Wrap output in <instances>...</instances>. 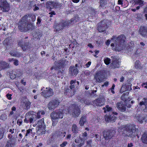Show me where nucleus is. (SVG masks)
<instances>
[{
    "mask_svg": "<svg viewBox=\"0 0 147 147\" xmlns=\"http://www.w3.org/2000/svg\"><path fill=\"white\" fill-rule=\"evenodd\" d=\"M126 39L125 36L121 34L116 37L113 36L112 39V43L111 46L113 47V49L116 51H119L125 48L124 42Z\"/></svg>",
    "mask_w": 147,
    "mask_h": 147,
    "instance_id": "f257e3e1",
    "label": "nucleus"
},
{
    "mask_svg": "<svg viewBox=\"0 0 147 147\" xmlns=\"http://www.w3.org/2000/svg\"><path fill=\"white\" fill-rule=\"evenodd\" d=\"M122 131V135L125 137H132L135 136L136 131L135 125L129 124L123 127Z\"/></svg>",
    "mask_w": 147,
    "mask_h": 147,
    "instance_id": "f03ea898",
    "label": "nucleus"
},
{
    "mask_svg": "<svg viewBox=\"0 0 147 147\" xmlns=\"http://www.w3.org/2000/svg\"><path fill=\"white\" fill-rule=\"evenodd\" d=\"M30 17L25 15L22 17L18 23V28L21 32H26V28L27 24L30 22Z\"/></svg>",
    "mask_w": 147,
    "mask_h": 147,
    "instance_id": "7ed1b4c3",
    "label": "nucleus"
},
{
    "mask_svg": "<svg viewBox=\"0 0 147 147\" xmlns=\"http://www.w3.org/2000/svg\"><path fill=\"white\" fill-rule=\"evenodd\" d=\"M77 20L74 19H72L70 21H63L59 24H57L55 27V29L56 31H59L61 30H63L71 24H73L77 22Z\"/></svg>",
    "mask_w": 147,
    "mask_h": 147,
    "instance_id": "20e7f679",
    "label": "nucleus"
},
{
    "mask_svg": "<svg viewBox=\"0 0 147 147\" xmlns=\"http://www.w3.org/2000/svg\"><path fill=\"white\" fill-rule=\"evenodd\" d=\"M64 113L61 109L57 110L55 112H52L50 116L53 121L58 122L59 119H62L63 118Z\"/></svg>",
    "mask_w": 147,
    "mask_h": 147,
    "instance_id": "39448f33",
    "label": "nucleus"
},
{
    "mask_svg": "<svg viewBox=\"0 0 147 147\" xmlns=\"http://www.w3.org/2000/svg\"><path fill=\"white\" fill-rule=\"evenodd\" d=\"M69 112L70 114L74 117H78L80 115V111L77 105H72L69 108Z\"/></svg>",
    "mask_w": 147,
    "mask_h": 147,
    "instance_id": "423d86ee",
    "label": "nucleus"
},
{
    "mask_svg": "<svg viewBox=\"0 0 147 147\" xmlns=\"http://www.w3.org/2000/svg\"><path fill=\"white\" fill-rule=\"evenodd\" d=\"M10 5L6 0H0V10L4 12H8Z\"/></svg>",
    "mask_w": 147,
    "mask_h": 147,
    "instance_id": "0eeeda50",
    "label": "nucleus"
},
{
    "mask_svg": "<svg viewBox=\"0 0 147 147\" xmlns=\"http://www.w3.org/2000/svg\"><path fill=\"white\" fill-rule=\"evenodd\" d=\"M18 44L20 46L23 51H25L31 47V45L29 42H24L22 40H18Z\"/></svg>",
    "mask_w": 147,
    "mask_h": 147,
    "instance_id": "6e6552de",
    "label": "nucleus"
},
{
    "mask_svg": "<svg viewBox=\"0 0 147 147\" xmlns=\"http://www.w3.org/2000/svg\"><path fill=\"white\" fill-rule=\"evenodd\" d=\"M42 96L47 98H49L53 94V90L50 88H46V89L41 93Z\"/></svg>",
    "mask_w": 147,
    "mask_h": 147,
    "instance_id": "1a4fd4ad",
    "label": "nucleus"
},
{
    "mask_svg": "<svg viewBox=\"0 0 147 147\" xmlns=\"http://www.w3.org/2000/svg\"><path fill=\"white\" fill-rule=\"evenodd\" d=\"M116 132L114 130H110L107 131H105L103 132L104 137L105 139H111L113 137L115 134Z\"/></svg>",
    "mask_w": 147,
    "mask_h": 147,
    "instance_id": "9d476101",
    "label": "nucleus"
},
{
    "mask_svg": "<svg viewBox=\"0 0 147 147\" xmlns=\"http://www.w3.org/2000/svg\"><path fill=\"white\" fill-rule=\"evenodd\" d=\"M66 62V60L64 59H61L57 61H55L54 63L55 67H52L51 69H60L64 67L65 65Z\"/></svg>",
    "mask_w": 147,
    "mask_h": 147,
    "instance_id": "9b49d317",
    "label": "nucleus"
},
{
    "mask_svg": "<svg viewBox=\"0 0 147 147\" xmlns=\"http://www.w3.org/2000/svg\"><path fill=\"white\" fill-rule=\"evenodd\" d=\"M59 104V101L54 99L50 101L48 105V107L49 110L54 109L57 107Z\"/></svg>",
    "mask_w": 147,
    "mask_h": 147,
    "instance_id": "f8f14e48",
    "label": "nucleus"
},
{
    "mask_svg": "<svg viewBox=\"0 0 147 147\" xmlns=\"http://www.w3.org/2000/svg\"><path fill=\"white\" fill-rule=\"evenodd\" d=\"M108 22H109L108 20L106 19L103 20L100 22L98 24L97 29L99 30L100 31H102L101 28L102 27H104L103 28V29L104 30H105V28H107Z\"/></svg>",
    "mask_w": 147,
    "mask_h": 147,
    "instance_id": "ddd939ff",
    "label": "nucleus"
},
{
    "mask_svg": "<svg viewBox=\"0 0 147 147\" xmlns=\"http://www.w3.org/2000/svg\"><path fill=\"white\" fill-rule=\"evenodd\" d=\"M116 107L121 112H127V111H126V106L122 101L117 102L116 104Z\"/></svg>",
    "mask_w": 147,
    "mask_h": 147,
    "instance_id": "4468645a",
    "label": "nucleus"
},
{
    "mask_svg": "<svg viewBox=\"0 0 147 147\" xmlns=\"http://www.w3.org/2000/svg\"><path fill=\"white\" fill-rule=\"evenodd\" d=\"M112 61V63L110 65V67L111 69H115L116 68H118L119 67V61L115 57H113Z\"/></svg>",
    "mask_w": 147,
    "mask_h": 147,
    "instance_id": "2eb2a0df",
    "label": "nucleus"
},
{
    "mask_svg": "<svg viewBox=\"0 0 147 147\" xmlns=\"http://www.w3.org/2000/svg\"><path fill=\"white\" fill-rule=\"evenodd\" d=\"M105 100L104 97L103 96H101L94 100L93 103L97 106H101L104 104Z\"/></svg>",
    "mask_w": 147,
    "mask_h": 147,
    "instance_id": "dca6fc26",
    "label": "nucleus"
},
{
    "mask_svg": "<svg viewBox=\"0 0 147 147\" xmlns=\"http://www.w3.org/2000/svg\"><path fill=\"white\" fill-rule=\"evenodd\" d=\"M75 142L78 144L77 145V147H82L84 145L85 143L84 140H83L80 137L76 138Z\"/></svg>",
    "mask_w": 147,
    "mask_h": 147,
    "instance_id": "f3484780",
    "label": "nucleus"
},
{
    "mask_svg": "<svg viewBox=\"0 0 147 147\" xmlns=\"http://www.w3.org/2000/svg\"><path fill=\"white\" fill-rule=\"evenodd\" d=\"M3 45L5 46L6 49H9L11 48V40L9 38H6L3 42Z\"/></svg>",
    "mask_w": 147,
    "mask_h": 147,
    "instance_id": "a211bd4d",
    "label": "nucleus"
},
{
    "mask_svg": "<svg viewBox=\"0 0 147 147\" xmlns=\"http://www.w3.org/2000/svg\"><path fill=\"white\" fill-rule=\"evenodd\" d=\"M78 70L77 68L74 66H71L69 71V74L71 76H76L78 73Z\"/></svg>",
    "mask_w": 147,
    "mask_h": 147,
    "instance_id": "6ab92c4d",
    "label": "nucleus"
},
{
    "mask_svg": "<svg viewBox=\"0 0 147 147\" xmlns=\"http://www.w3.org/2000/svg\"><path fill=\"white\" fill-rule=\"evenodd\" d=\"M16 140L15 138H12L8 140L7 143L5 147H14L16 142Z\"/></svg>",
    "mask_w": 147,
    "mask_h": 147,
    "instance_id": "aec40b11",
    "label": "nucleus"
},
{
    "mask_svg": "<svg viewBox=\"0 0 147 147\" xmlns=\"http://www.w3.org/2000/svg\"><path fill=\"white\" fill-rule=\"evenodd\" d=\"M139 33L142 36L145 37L147 33L146 28L144 26H141L139 30Z\"/></svg>",
    "mask_w": 147,
    "mask_h": 147,
    "instance_id": "412c9836",
    "label": "nucleus"
},
{
    "mask_svg": "<svg viewBox=\"0 0 147 147\" xmlns=\"http://www.w3.org/2000/svg\"><path fill=\"white\" fill-rule=\"evenodd\" d=\"M57 4L54 2L49 1L47 2L46 4V7L47 8L51 9L56 7Z\"/></svg>",
    "mask_w": 147,
    "mask_h": 147,
    "instance_id": "4be33fe9",
    "label": "nucleus"
},
{
    "mask_svg": "<svg viewBox=\"0 0 147 147\" xmlns=\"http://www.w3.org/2000/svg\"><path fill=\"white\" fill-rule=\"evenodd\" d=\"M115 117L114 115H107L105 116V121L109 122H114L115 120Z\"/></svg>",
    "mask_w": 147,
    "mask_h": 147,
    "instance_id": "5701e85b",
    "label": "nucleus"
},
{
    "mask_svg": "<svg viewBox=\"0 0 147 147\" xmlns=\"http://www.w3.org/2000/svg\"><path fill=\"white\" fill-rule=\"evenodd\" d=\"M70 84L71 86H70V88L72 89L76 87H77L79 85V82L76 81V80H72L71 81Z\"/></svg>",
    "mask_w": 147,
    "mask_h": 147,
    "instance_id": "b1692460",
    "label": "nucleus"
},
{
    "mask_svg": "<svg viewBox=\"0 0 147 147\" xmlns=\"http://www.w3.org/2000/svg\"><path fill=\"white\" fill-rule=\"evenodd\" d=\"M9 65L6 62L3 61L0 62V71L9 68Z\"/></svg>",
    "mask_w": 147,
    "mask_h": 147,
    "instance_id": "393cba45",
    "label": "nucleus"
},
{
    "mask_svg": "<svg viewBox=\"0 0 147 147\" xmlns=\"http://www.w3.org/2000/svg\"><path fill=\"white\" fill-rule=\"evenodd\" d=\"M36 113L32 111H31L28 112L26 114V117H31L32 118H36V115H35Z\"/></svg>",
    "mask_w": 147,
    "mask_h": 147,
    "instance_id": "a878e982",
    "label": "nucleus"
},
{
    "mask_svg": "<svg viewBox=\"0 0 147 147\" xmlns=\"http://www.w3.org/2000/svg\"><path fill=\"white\" fill-rule=\"evenodd\" d=\"M38 129L37 130L36 133L37 135H42L45 133V130L44 127H38Z\"/></svg>",
    "mask_w": 147,
    "mask_h": 147,
    "instance_id": "bb28decb",
    "label": "nucleus"
},
{
    "mask_svg": "<svg viewBox=\"0 0 147 147\" xmlns=\"http://www.w3.org/2000/svg\"><path fill=\"white\" fill-rule=\"evenodd\" d=\"M131 89V86L129 85L123 86L121 88L120 91L122 92L126 90H130Z\"/></svg>",
    "mask_w": 147,
    "mask_h": 147,
    "instance_id": "cd10ccee",
    "label": "nucleus"
},
{
    "mask_svg": "<svg viewBox=\"0 0 147 147\" xmlns=\"http://www.w3.org/2000/svg\"><path fill=\"white\" fill-rule=\"evenodd\" d=\"M102 74L101 72H98L96 73L94 76V79H96V81L98 82H101Z\"/></svg>",
    "mask_w": 147,
    "mask_h": 147,
    "instance_id": "c85d7f7f",
    "label": "nucleus"
},
{
    "mask_svg": "<svg viewBox=\"0 0 147 147\" xmlns=\"http://www.w3.org/2000/svg\"><path fill=\"white\" fill-rule=\"evenodd\" d=\"M141 139L143 143L147 144V133H144L142 135Z\"/></svg>",
    "mask_w": 147,
    "mask_h": 147,
    "instance_id": "c756f323",
    "label": "nucleus"
},
{
    "mask_svg": "<svg viewBox=\"0 0 147 147\" xmlns=\"http://www.w3.org/2000/svg\"><path fill=\"white\" fill-rule=\"evenodd\" d=\"M86 122V117L85 116H82L79 121V123L81 126H83Z\"/></svg>",
    "mask_w": 147,
    "mask_h": 147,
    "instance_id": "7c9ffc66",
    "label": "nucleus"
},
{
    "mask_svg": "<svg viewBox=\"0 0 147 147\" xmlns=\"http://www.w3.org/2000/svg\"><path fill=\"white\" fill-rule=\"evenodd\" d=\"M14 73L15 74L16 76V78H18L21 76L22 75V73L19 69L14 70H13Z\"/></svg>",
    "mask_w": 147,
    "mask_h": 147,
    "instance_id": "2f4dec72",
    "label": "nucleus"
},
{
    "mask_svg": "<svg viewBox=\"0 0 147 147\" xmlns=\"http://www.w3.org/2000/svg\"><path fill=\"white\" fill-rule=\"evenodd\" d=\"M71 130L73 133H75L78 132L79 129L76 124H74L72 125Z\"/></svg>",
    "mask_w": 147,
    "mask_h": 147,
    "instance_id": "473e14b6",
    "label": "nucleus"
},
{
    "mask_svg": "<svg viewBox=\"0 0 147 147\" xmlns=\"http://www.w3.org/2000/svg\"><path fill=\"white\" fill-rule=\"evenodd\" d=\"M34 28V26L33 25L29 24V23L27 24L26 27V32L28 30H32Z\"/></svg>",
    "mask_w": 147,
    "mask_h": 147,
    "instance_id": "72a5a7b5",
    "label": "nucleus"
},
{
    "mask_svg": "<svg viewBox=\"0 0 147 147\" xmlns=\"http://www.w3.org/2000/svg\"><path fill=\"white\" fill-rule=\"evenodd\" d=\"M9 54L11 56L14 57H19L20 56V53L16 52L15 51H10Z\"/></svg>",
    "mask_w": 147,
    "mask_h": 147,
    "instance_id": "f704fd0d",
    "label": "nucleus"
},
{
    "mask_svg": "<svg viewBox=\"0 0 147 147\" xmlns=\"http://www.w3.org/2000/svg\"><path fill=\"white\" fill-rule=\"evenodd\" d=\"M135 67L137 69H141L142 68V66L139 60H137L135 62Z\"/></svg>",
    "mask_w": 147,
    "mask_h": 147,
    "instance_id": "c9c22d12",
    "label": "nucleus"
},
{
    "mask_svg": "<svg viewBox=\"0 0 147 147\" xmlns=\"http://www.w3.org/2000/svg\"><path fill=\"white\" fill-rule=\"evenodd\" d=\"M103 109L104 110V112L105 113H106L107 111L109 112L113 111L112 108L109 107L108 105H107L105 106V107H103Z\"/></svg>",
    "mask_w": 147,
    "mask_h": 147,
    "instance_id": "e433bc0d",
    "label": "nucleus"
},
{
    "mask_svg": "<svg viewBox=\"0 0 147 147\" xmlns=\"http://www.w3.org/2000/svg\"><path fill=\"white\" fill-rule=\"evenodd\" d=\"M144 101H142L139 103V105L141 106L142 105H144L145 107V108L146 109V106H147V98H144Z\"/></svg>",
    "mask_w": 147,
    "mask_h": 147,
    "instance_id": "4c0bfd02",
    "label": "nucleus"
},
{
    "mask_svg": "<svg viewBox=\"0 0 147 147\" xmlns=\"http://www.w3.org/2000/svg\"><path fill=\"white\" fill-rule=\"evenodd\" d=\"M42 36V33L41 32H37L35 33L34 34V36L35 38L37 39H39Z\"/></svg>",
    "mask_w": 147,
    "mask_h": 147,
    "instance_id": "58836bf2",
    "label": "nucleus"
},
{
    "mask_svg": "<svg viewBox=\"0 0 147 147\" xmlns=\"http://www.w3.org/2000/svg\"><path fill=\"white\" fill-rule=\"evenodd\" d=\"M38 124L39 127H44V119L42 118L41 119L39 120L38 122Z\"/></svg>",
    "mask_w": 147,
    "mask_h": 147,
    "instance_id": "ea45409f",
    "label": "nucleus"
},
{
    "mask_svg": "<svg viewBox=\"0 0 147 147\" xmlns=\"http://www.w3.org/2000/svg\"><path fill=\"white\" fill-rule=\"evenodd\" d=\"M4 132L2 127L0 128V140L4 137Z\"/></svg>",
    "mask_w": 147,
    "mask_h": 147,
    "instance_id": "a19ab883",
    "label": "nucleus"
},
{
    "mask_svg": "<svg viewBox=\"0 0 147 147\" xmlns=\"http://www.w3.org/2000/svg\"><path fill=\"white\" fill-rule=\"evenodd\" d=\"M28 16L30 17V20L31 18V20L33 22L35 21L36 19V16L34 14L30 15H27Z\"/></svg>",
    "mask_w": 147,
    "mask_h": 147,
    "instance_id": "79ce46f5",
    "label": "nucleus"
},
{
    "mask_svg": "<svg viewBox=\"0 0 147 147\" xmlns=\"http://www.w3.org/2000/svg\"><path fill=\"white\" fill-rule=\"evenodd\" d=\"M104 61L105 63L107 65H108L110 63L111 60L108 57H107L106 58H105L104 59Z\"/></svg>",
    "mask_w": 147,
    "mask_h": 147,
    "instance_id": "37998d69",
    "label": "nucleus"
},
{
    "mask_svg": "<svg viewBox=\"0 0 147 147\" xmlns=\"http://www.w3.org/2000/svg\"><path fill=\"white\" fill-rule=\"evenodd\" d=\"M138 121L141 123H142L144 122H146L147 121V118L146 117H142L141 118H140Z\"/></svg>",
    "mask_w": 147,
    "mask_h": 147,
    "instance_id": "c03bdc74",
    "label": "nucleus"
},
{
    "mask_svg": "<svg viewBox=\"0 0 147 147\" xmlns=\"http://www.w3.org/2000/svg\"><path fill=\"white\" fill-rule=\"evenodd\" d=\"M87 134L86 132H85L82 134V138H81L83 140H84V141L87 139Z\"/></svg>",
    "mask_w": 147,
    "mask_h": 147,
    "instance_id": "a18cd8bd",
    "label": "nucleus"
},
{
    "mask_svg": "<svg viewBox=\"0 0 147 147\" xmlns=\"http://www.w3.org/2000/svg\"><path fill=\"white\" fill-rule=\"evenodd\" d=\"M10 78L12 79H14L16 78V76L15 74L14 73L13 70L12 73L10 74Z\"/></svg>",
    "mask_w": 147,
    "mask_h": 147,
    "instance_id": "49530a36",
    "label": "nucleus"
},
{
    "mask_svg": "<svg viewBox=\"0 0 147 147\" xmlns=\"http://www.w3.org/2000/svg\"><path fill=\"white\" fill-rule=\"evenodd\" d=\"M142 16L141 14H138L136 16V18L137 20H140L142 19Z\"/></svg>",
    "mask_w": 147,
    "mask_h": 147,
    "instance_id": "de8ad7c7",
    "label": "nucleus"
},
{
    "mask_svg": "<svg viewBox=\"0 0 147 147\" xmlns=\"http://www.w3.org/2000/svg\"><path fill=\"white\" fill-rule=\"evenodd\" d=\"M30 103L29 102H26L25 103V106L26 107V109H28L30 107Z\"/></svg>",
    "mask_w": 147,
    "mask_h": 147,
    "instance_id": "09e8293b",
    "label": "nucleus"
},
{
    "mask_svg": "<svg viewBox=\"0 0 147 147\" xmlns=\"http://www.w3.org/2000/svg\"><path fill=\"white\" fill-rule=\"evenodd\" d=\"M13 62L14 65L16 66H17L18 65V61L17 59H14V60H13Z\"/></svg>",
    "mask_w": 147,
    "mask_h": 147,
    "instance_id": "8fccbe9b",
    "label": "nucleus"
},
{
    "mask_svg": "<svg viewBox=\"0 0 147 147\" xmlns=\"http://www.w3.org/2000/svg\"><path fill=\"white\" fill-rule=\"evenodd\" d=\"M67 143V142L66 141L63 142L62 144L60 145V146L61 147H64L65 146Z\"/></svg>",
    "mask_w": 147,
    "mask_h": 147,
    "instance_id": "3c124183",
    "label": "nucleus"
},
{
    "mask_svg": "<svg viewBox=\"0 0 147 147\" xmlns=\"http://www.w3.org/2000/svg\"><path fill=\"white\" fill-rule=\"evenodd\" d=\"M28 119H29V121L30 123L33 122L34 121H35L36 118H32L31 117H28Z\"/></svg>",
    "mask_w": 147,
    "mask_h": 147,
    "instance_id": "603ef678",
    "label": "nucleus"
},
{
    "mask_svg": "<svg viewBox=\"0 0 147 147\" xmlns=\"http://www.w3.org/2000/svg\"><path fill=\"white\" fill-rule=\"evenodd\" d=\"M32 131V130L31 129H29L26 131V136H27L28 134L31 132Z\"/></svg>",
    "mask_w": 147,
    "mask_h": 147,
    "instance_id": "864d4df0",
    "label": "nucleus"
},
{
    "mask_svg": "<svg viewBox=\"0 0 147 147\" xmlns=\"http://www.w3.org/2000/svg\"><path fill=\"white\" fill-rule=\"evenodd\" d=\"M144 2L142 0H139V5H140L141 6H142L144 5Z\"/></svg>",
    "mask_w": 147,
    "mask_h": 147,
    "instance_id": "5fc2aeb1",
    "label": "nucleus"
},
{
    "mask_svg": "<svg viewBox=\"0 0 147 147\" xmlns=\"http://www.w3.org/2000/svg\"><path fill=\"white\" fill-rule=\"evenodd\" d=\"M22 120L21 119H18L17 121V123L19 124V125H20L22 124Z\"/></svg>",
    "mask_w": 147,
    "mask_h": 147,
    "instance_id": "6e6d98bb",
    "label": "nucleus"
},
{
    "mask_svg": "<svg viewBox=\"0 0 147 147\" xmlns=\"http://www.w3.org/2000/svg\"><path fill=\"white\" fill-rule=\"evenodd\" d=\"M84 73L86 75H89L90 74V72L88 70H86L84 71Z\"/></svg>",
    "mask_w": 147,
    "mask_h": 147,
    "instance_id": "4d7b16f0",
    "label": "nucleus"
},
{
    "mask_svg": "<svg viewBox=\"0 0 147 147\" xmlns=\"http://www.w3.org/2000/svg\"><path fill=\"white\" fill-rule=\"evenodd\" d=\"M37 24H40L41 22V19L40 18L38 17L37 19Z\"/></svg>",
    "mask_w": 147,
    "mask_h": 147,
    "instance_id": "13d9d810",
    "label": "nucleus"
},
{
    "mask_svg": "<svg viewBox=\"0 0 147 147\" xmlns=\"http://www.w3.org/2000/svg\"><path fill=\"white\" fill-rule=\"evenodd\" d=\"M49 14L50 15V17H52L53 15H55V12L54 11L49 13Z\"/></svg>",
    "mask_w": 147,
    "mask_h": 147,
    "instance_id": "bf43d9fd",
    "label": "nucleus"
},
{
    "mask_svg": "<svg viewBox=\"0 0 147 147\" xmlns=\"http://www.w3.org/2000/svg\"><path fill=\"white\" fill-rule=\"evenodd\" d=\"M90 102L87 100H84V103L86 105H88L90 104Z\"/></svg>",
    "mask_w": 147,
    "mask_h": 147,
    "instance_id": "052dcab7",
    "label": "nucleus"
},
{
    "mask_svg": "<svg viewBox=\"0 0 147 147\" xmlns=\"http://www.w3.org/2000/svg\"><path fill=\"white\" fill-rule=\"evenodd\" d=\"M101 30H102V31H100L99 30H98V31L99 32H105V30H106V29H107V28H105V30H103V28H104L103 27H101Z\"/></svg>",
    "mask_w": 147,
    "mask_h": 147,
    "instance_id": "680f3d73",
    "label": "nucleus"
},
{
    "mask_svg": "<svg viewBox=\"0 0 147 147\" xmlns=\"http://www.w3.org/2000/svg\"><path fill=\"white\" fill-rule=\"evenodd\" d=\"M78 101L82 103H84V99L83 98L78 99Z\"/></svg>",
    "mask_w": 147,
    "mask_h": 147,
    "instance_id": "e2e57ef3",
    "label": "nucleus"
},
{
    "mask_svg": "<svg viewBox=\"0 0 147 147\" xmlns=\"http://www.w3.org/2000/svg\"><path fill=\"white\" fill-rule=\"evenodd\" d=\"M108 84H109V83L108 82H106L104 83L102 85V87L104 86H108Z\"/></svg>",
    "mask_w": 147,
    "mask_h": 147,
    "instance_id": "0e129e2a",
    "label": "nucleus"
},
{
    "mask_svg": "<svg viewBox=\"0 0 147 147\" xmlns=\"http://www.w3.org/2000/svg\"><path fill=\"white\" fill-rule=\"evenodd\" d=\"M133 146V144L132 143L130 142L129 143H128L127 147H132Z\"/></svg>",
    "mask_w": 147,
    "mask_h": 147,
    "instance_id": "69168bd1",
    "label": "nucleus"
},
{
    "mask_svg": "<svg viewBox=\"0 0 147 147\" xmlns=\"http://www.w3.org/2000/svg\"><path fill=\"white\" fill-rule=\"evenodd\" d=\"M11 94H7L6 95L7 98L9 100H10L11 99Z\"/></svg>",
    "mask_w": 147,
    "mask_h": 147,
    "instance_id": "338daca9",
    "label": "nucleus"
},
{
    "mask_svg": "<svg viewBox=\"0 0 147 147\" xmlns=\"http://www.w3.org/2000/svg\"><path fill=\"white\" fill-rule=\"evenodd\" d=\"M91 64V62L90 61H89L88 62V63L86 64V66L87 67H88Z\"/></svg>",
    "mask_w": 147,
    "mask_h": 147,
    "instance_id": "774afa93",
    "label": "nucleus"
}]
</instances>
